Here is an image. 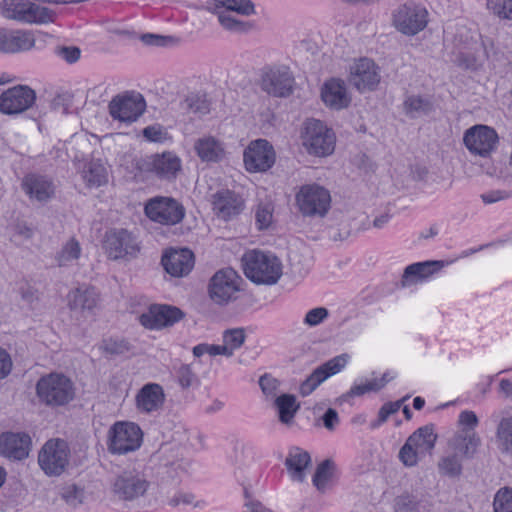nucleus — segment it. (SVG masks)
<instances>
[{
  "label": "nucleus",
  "mask_w": 512,
  "mask_h": 512,
  "mask_svg": "<svg viewBox=\"0 0 512 512\" xmlns=\"http://www.w3.org/2000/svg\"><path fill=\"white\" fill-rule=\"evenodd\" d=\"M242 265L246 277L257 284H275L282 275L281 262L270 253L248 251L242 258Z\"/></svg>",
  "instance_id": "1"
},
{
  "label": "nucleus",
  "mask_w": 512,
  "mask_h": 512,
  "mask_svg": "<svg viewBox=\"0 0 512 512\" xmlns=\"http://www.w3.org/2000/svg\"><path fill=\"white\" fill-rule=\"evenodd\" d=\"M39 401L46 406L60 407L73 400L75 392L72 381L63 374L50 373L36 384Z\"/></svg>",
  "instance_id": "2"
},
{
  "label": "nucleus",
  "mask_w": 512,
  "mask_h": 512,
  "mask_svg": "<svg viewBox=\"0 0 512 512\" xmlns=\"http://www.w3.org/2000/svg\"><path fill=\"white\" fill-rule=\"evenodd\" d=\"M143 441L141 428L133 422L119 421L108 431L107 449L114 455H125L140 448Z\"/></svg>",
  "instance_id": "3"
},
{
  "label": "nucleus",
  "mask_w": 512,
  "mask_h": 512,
  "mask_svg": "<svg viewBox=\"0 0 512 512\" xmlns=\"http://www.w3.org/2000/svg\"><path fill=\"white\" fill-rule=\"evenodd\" d=\"M302 144L309 154L327 156L334 151L335 135L323 122L309 119L301 133Z\"/></svg>",
  "instance_id": "4"
},
{
  "label": "nucleus",
  "mask_w": 512,
  "mask_h": 512,
  "mask_svg": "<svg viewBox=\"0 0 512 512\" xmlns=\"http://www.w3.org/2000/svg\"><path fill=\"white\" fill-rule=\"evenodd\" d=\"M434 425L428 424L418 428L406 440L399 451V458L407 467H413L418 462V456L430 454L437 441Z\"/></svg>",
  "instance_id": "5"
},
{
  "label": "nucleus",
  "mask_w": 512,
  "mask_h": 512,
  "mask_svg": "<svg viewBox=\"0 0 512 512\" xmlns=\"http://www.w3.org/2000/svg\"><path fill=\"white\" fill-rule=\"evenodd\" d=\"M70 448L68 443L60 438L48 440L38 453L40 468L48 476H59L69 465Z\"/></svg>",
  "instance_id": "6"
},
{
  "label": "nucleus",
  "mask_w": 512,
  "mask_h": 512,
  "mask_svg": "<svg viewBox=\"0 0 512 512\" xmlns=\"http://www.w3.org/2000/svg\"><path fill=\"white\" fill-rule=\"evenodd\" d=\"M296 204L304 216L324 217L331 204V196L327 189L317 184L303 185L297 192Z\"/></svg>",
  "instance_id": "7"
},
{
  "label": "nucleus",
  "mask_w": 512,
  "mask_h": 512,
  "mask_svg": "<svg viewBox=\"0 0 512 512\" xmlns=\"http://www.w3.org/2000/svg\"><path fill=\"white\" fill-rule=\"evenodd\" d=\"M392 24L400 33L414 36L426 28L428 11L414 3L400 5L392 14Z\"/></svg>",
  "instance_id": "8"
},
{
  "label": "nucleus",
  "mask_w": 512,
  "mask_h": 512,
  "mask_svg": "<svg viewBox=\"0 0 512 512\" xmlns=\"http://www.w3.org/2000/svg\"><path fill=\"white\" fill-rule=\"evenodd\" d=\"M241 277L232 268L217 271L209 282L210 298L219 305H225L236 298L240 290Z\"/></svg>",
  "instance_id": "9"
},
{
  "label": "nucleus",
  "mask_w": 512,
  "mask_h": 512,
  "mask_svg": "<svg viewBox=\"0 0 512 512\" xmlns=\"http://www.w3.org/2000/svg\"><path fill=\"white\" fill-rule=\"evenodd\" d=\"M146 216L163 225H175L182 221L185 215L183 206L169 197L150 199L144 208Z\"/></svg>",
  "instance_id": "10"
},
{
  "label": "nucleus",
  "mask_w": 512,
  "mask_h": 512,
  "mask_svg": "<svg viewBox=\"0 0 512 512\" xmlns=\"http://www.w3.org/2000/svg\"><path fill=\"white\" fill-rule=\"evenodd\" d=\"M3 8L8 18L25 23H47L54 18L50 9L34 2L4 1Z\"/></svg>",
  "instance_id": "11"
},
{
  "label": "nucleus",
  "mask_w": 512,
  "mask_h": 512,
  "mask_svg": "<svg viewBox=\"0 0 512 512\" xmlns=\"http://www.w3.org/2000/svg\"><path fill=\"white\" fill-rule=\"evenodd\" d=\"M145 107V100L140 93L126 92L110 101L109 113L115 120L131 123L143 114Z\"/></svg>",
  "instance_id": "12"
},
{
  "label": "nucleus",
  "mask_w": 512,
  "mask_h": 512,
  "mask_svg": "<svg viewBox=\"0 0 512 512\" xmlns=\"http://www.w3.org/2000/svg\"><path fill=\"white\" fill-rule=\"evenodd\" d=\"M150 482L144 473L126 470L117 476L113 483V492L121 500L133 501L146 494Z\"/></svg>",
  "instance_id": "13"
},
{
  "label": "nucleus",
  "mask_w": 512,
  "mask_h": 512,
  "mask_svg": "<svg viewBox=\"0 0 512 512\" xmlns=\"http://www.w3.org/2000/svg\"><path fill=\"white\" fill-rule=\"evenodd\" d=\"M348 79L359 92L373 91L381 81L380 68L373 60L360 58L350 66Z\"/></svg>",
  "instance_id": "14"
},
{
  "label": "nucleus",
  "mask_w": 512,
  "mask_h": 512,
  "mask_svg": "<svg viewBox=\"0 0 512 512\" xmlns=\"http://www.w3.org/2000/svg\"><path fill=\"white\" fill-rule=\"evenodd\" d=\"M36 101V92L27 85H16L0 95V112L16 115L31 108Z\"/></svg>",
  "instance_id": "15"
},
{
  "label": "nucleus",
  "mask_w": 512,
  "mask_h": 512,
  "mask_svg": "<svg viewBox=\"0 0 512 512\" xmlns=\"http://www.w3.org/2000/svg\"><path fill=\"white\" fill-rule=\"evenodd\" d=\"M274 163L275 151L267 140H255L244 151V164L249 172H265Z\"/></svg>",
  "instance_id": "16"
},
{
  "label": "nucleus",
  "mask_w": 512,
  "mask_h": 512,
  "mask_svg": "<svg viewBox=\"0 0 512 512\" xmlns=\"http://www.w3.org/2000/svg\"><path fill=\"white\" fill-rule=\"evenodd\" d=\"M463 140L472 154L486 157L495 149L498 135L493 128L475 125L466 130Z\"/></svg>",
  "instance_id": "17"
},
{
  "label": "nucleus",
  "mask_w": 512,
  "mask_h": 512,
  "mask_svg": "<svg viewBox=\"0 0 512 512\" xmlns=\"http://www.w3.org/2000/svg\"><path fill=\"white\" fill-rule=\"evenodd\" d=\"M293 85L294 78L286 67L269 68L261 76V89L274 97L289 96L292 93Z\"/></svg>",
  "instance_id": "18"
},
{
  "label": "nucleus",
  "mask_w": 512,
  "mask_h": 512,
  "mask_svg": "<svg viewBox=\"0 0 512 512\" xmlns=\"http://www.w3.org/2000/svg\"><path fill=\"white\" fill-rule=\"evenodd\" d=\"M104 247L109 258L114 260L134 257L140 249L136 239L125 229L107 232Z\"/></svg>",
  "instance_id": "19"
},
{
  "label": "nucleus",
  "mask_w": 512,
  "mask_h": 512,
  "mask_svg": "<svg viewBox=\"0 0 512 512\" xmlns=\"http://www.w3.org/2000/svg\"><path fill=\"white\" fill-rule=\"evenodd\" d=\"M139 167L143 171L155 173L159 178L171 180L180 171L181 160L172 152H164L145 157Z\"/></svg>",
  "instance_id": "20"
},
{
  "label": "nucleus",
  "mask_w": 512,
  "mask_h": 512,
  "mask_svg": "<svg viewBox=\"0 0 512 512\" xmlns=\"http://www.w3.org/2000/svg\"><path fill=\"white\" fill-rule=\"evenodd\" d=\"M347 355L336 356L324 364L318 366L313 372L301 383L299 391L302 396L310 395L321 383L330 376L339 373L347 364Z\"/></svg>",
  "instance_id": "21"
},
{
  "label": "nucleus",
  "mask_w": 512,
  "mask_h": 512,
  "mask_svg": "<svg viewBox=\"0 0 512 512\" xmlns=\"http://www.w3.org/2000/svg\"><path fill=\"white\" fill-rule=\"evenodd\" d=\"M446 265L442 260H427L408 265L401 276L400 286L407 288L423 283L439 273Z\"/></svg>",
  "instance_id": "22"
},
{
  "label": "nucleus",
  "mask_w": 512,
  "mask_h": 512,
  "mask_svg": "<svg viewBox=\"0 0 512 512\" xmlns=\"http://www.w3.org/2000/svg\"><path fill=\"white\" fill-rule=\"evenodd\" d=\"M183 317L182 311L169 305H152L146 313L140 315V323L149 329L172 326Z\"/></svg>",
  "instance_id": "23"
},
{
  "label": "nucleus",
  "mask_w": 512,
  "mask_h": 512,
  "mask_svg": "<svg viewBox=\"0 0 512 512\" xmlns=\"http://www.w3.org/2000/svg\"><path fill=\"white\" fill-rule=\"evenodd\" d=\"M31 438L22 432H6L0 435V454L13 460H22L28 457Z\"/></svg>",
  "instance_id": "24"
},
{
  "label": "nucleus",
  "mask_w": 512,
  "mask_h": 512,
  "mask_svg": "<svg viewBox=\"0 0 512 512\" xmlns=\"http://www.w3.org/2000/svg\"><path fill=\"white\" fill-rule=\"evenodd\" d=\"M67 301L71 311L92 314L99 304L100 295L94 287L83 284L68 293Z\"/></svg>",
  "instance_id": "25"
},
{
  "label": "nucleus",
  "mask_w": 512,
  "mask_h": 512,
  "mask_svg": "<svg viewBox=\"0 0 512 512\" xmlns=\"http://www.w3.org/2000/svg\"><path fill=\"white\" fill-rule=\"evenodd\" d=\"M161 263L167 273L174 277H183L190 273L194 266V255L189 249H171L166 252Z\"/></svg>",
  "instance_id": "26"
},
{
  "label": "nucleus",
  "mask_w": 512,
  "mask_h": 512,
  "mask_svg": "<svg viewBox=\"0 0 512 512\" xmlns=\"http://www.w3.org/2000/svg\"><path fill=\"white\" fill-rule=\"evenodd\" d=\"M212 206L219 218L229 220L241 213L244 201L233 191L221 190L212 196Z\"/></svg>",
  "instance_id": "27"
},
{
  "label": "nucleus",
  "mask_w": 512,
  "mask_h": 512,
  "mask_svg": "<svg viewBox=\"0 0 512 512\" xmlns=\"http://www.w3.org/2000/svg\"><path fill=\"white\" fill-rule=\"evenodd\" d=\"M321 98L327 107L334 110L348 107L351 101L345 82L338 78H331L323 84Z\"/></svg>",
  "instance_id": "28"
},
{
  "label": "nucleus",
  "mask_w": 512,
  "mask_h": 512,
  "mask_svg": "<svg viewBox=\"0 0 512 512\" xmlns=\"http://www.w3.org/2000/svg\"><path fill=\"white\" fill-rule=\"evenodd\" d=\"M136 407L142 413L159 411L165 401V393L161 385L157 383L145 384L135 397Z\"/></svg>",
  "instance_id": "29"
},
{
  "label": "nucleus",
  "mask_w": 512,
  "mask_h": 512,
  "mask_svg": "<svg viewBox=\"0 0 512 512\" xmlns=\"http://www.w3.org/2000/svg\"><path fill=\"white\" fill-rule=\"evenodd\" d=\"M22 188L30 199L45 202L53 197L55 186L53 182L43 175L28 174L22 181Z\"/></svg>",
  "instance_id": "30"
},
{
  "label": "nucleus",
  "mask_w": 512,
  "mask_h": 512,
  "mask_svg": "<svg viewBox=\"0 0 512 512\" xmlns=\"http://www.w3.org/2000/svg\"><path fill=\"white\" fill-rule=\"evenodd\" d=\"M481 445V438L477 432H459L449 440L448 446L462 458L471 459Z\"/></svg>",
  "instance_id": "31"
},
{
  "label": "nucleus",
  "mask_w": 512,
  "mask_h": 512,
  "mask_svg": "<svg viewBox=\"0 0 512 512\" xmlns=\"http://www.w3.org/2000/svg\"><path fill=\"white\" fill-rule=\"evenodd\" d=\"M35 45V38L28 31H10L3 33L1 52L18 53L30 50Z\"/></svg>",
  "instance_id": "32"
},
{
  "label": "nucleus",
  "mask_w": 512,
  "mask_h": 512,
  "mask_svg": "<svg viewBox=\"0 0 512 512\" xmlns=\"http://www.w3.org/2000/svg\"><path fill=\"white\" fill-rule=\"evenodd\" d=\"M311 458L307 451L293 447L289 450L285 459V466L292 480L302 482L305 478V470L310 465Z\"/></svg>",
  "instance_id": "33"
},
{
  "label": "nucleus",
  "mask_w": 512,
  "mask_h": 512,
  "mask_svg": "<svg viewBox=\"0 0 512 512\" xmlns=\"http://www.w3.org/2000/svg\"><path fill=\"white\" fill-rule=\"evenodd\" d=\"M198 157L205 162H218L225 155L223 144L212 136L198 138L194 143Z\"/></svg>",
  "instance_id": "34"
},
{
  "label": "nucleus",
  "mask_w": 512,
  "mask_h": 512,
  "mask_svg": "<svg viewBox=\"0 0 512 512\" xmlns=\"http://www.w3.org/2000/svg\"><path fill=\"white\" fill-rule=\"evenodd\" d=\"M394 512H428V502L415 494L404 492L394 499Z\"/></svg>",
  "instance_id": "35"
},
{
  "label": "nucleus",
  "mask_w": 512,
  "mask_h": 512,
  "mask_svg": "<svg viewBox=\"0 0 512 512\" xmlns=\"http://www.w3.org/2000/svg\"><path fill=\"white\" fill-rule=\"evenodd\" d=\"M496 445L501 453L512 455V416L502 417L497 425Z\"/></svg>",
  "instance_id": "36"
},
{
  "label": "nucleus",
  "mask_w": 512,
  "mask_h": 512,
  "mask_svg": "<svg viewBox=\"0 0 512 512\" xmlns=\"http://www.w3.org/2000/svg\"><path fill=\"white\" fill-rule=\"evenodd\" d=\"M81 245L75 238L66 241L56 253L55 260L59 267L74 265L81 256Z\"/></svg>",
  "instance_id": "37"
},
{
  "label": "nucleus",
  "mask_w": 512,
  "mask_h": 512,
  "mask_svg": "<svg viewBox=\"0 0 512 512\" xmlns=\"http://www.w3.org/2000/svg\"><path fill=\"white\" fill-rule=\"evenodd\" d=\"M82 177L88 187H99L108 181L106 168L97 161H91L85 166Z\"/></svg>",
  "instance_id": "38"
},
{
  "label": "nucleus",
  "mask_w": 512,
  "mask_h": 512,
  "mask_svg": "<svg viewBox=\"0 0 512 512\" xmlns=\"http://www.w3.org/2000/svg\"><path fill=\"white\" fill-rule=\"evenodd\" d=\"M218 21L222 27L235 33H247L254 29L255 25L251 21H243L228 13V11H217Z\"/></svg>",
  "instance_id": "39"
},
{
  "label": "nucleus",
  "mask_w": 512,
  "mask_h": 512,
  "mask_svg": "<svg viewBox=\"0 0 512 512\" xmlns=\"http://www.w3.org/2000/svg\"><path fill=\"white\" fill-rule=\"evenodd\" d=\"M275 405L279 412V419L282 423H289L299 406L296 404V398L290 394H284L275 399Z\"/></svg>",
  "instance_id": "40"
},
{
  "label": "nucleus",
  "mask_w": 512,
  "mask_h": 512,
  "mask_svg": "<svg viewBox=\"0 0 512 512\" xmlns=\"http://www.w3.org/2000/svg\"><path fill=\"white\" fill-rule=\"evenodd\" d=\"M236 12L237 14L250 16L255 13L254 4L250 0H216V9L219 11Z\"/></svg>",
  "instance_id": "41"
},
{
  "label": "nucleus",
  "mask_w": 512,
  "mask_h": 512,
  "mask_svg": "<svg viewBox=\"0 0 512 512\" xmlns=\"http://www.w3.org/2000/svg\"><path fill=\"white\" fill-rule=\"evenodd\" d=\"M459 457L460 456L456 453L442 457L437 464L439 473L450 478L460 476L462 473V464Z\"/></svg>",
  "instance_id": "42"
},
{
  "label": "nucleus",
  "mask_w": 512,
  "mask_h": 512,
  "mask_svg": "<svg viewBox=\"0 0 512 512\" xmlns=\"http://www.w3.org/2000/svg\"><path fill=\"white\" fill-rule=\"evenodd\" d=\"M223 344L230 351V357L234 351L239 349L245 342L246 334L243 328L227 329L223 332Z\"/></svg>",
  "instance_id": "43"
},
{
  "label": "nucleus",
  "mask_w": 512,
  "mask_h": 512,
  "mask_svg": "<svg viewBox=\"0 0 512 512\" xmlns=\"http://www.w3.org/2000/svg\"><path fill=\"white\" fill-rule=\"evenodd\" d=\"M333 462L323 461L316 469L313 476V484L319 491H324L332 478Z\"/></svg>",
  "instance_id": "44"
},
{
  "label": "nucleus",
  "mask_w": 512,
  "mask_h": 512,
  "mask_svg": "<svg viewBox=\"0 0 512 512\" xmlns=\"http://www.w3.org/2000/svg\"><path fill=\"white\" fill-rule=\"evenodd\" d=\"M486 5L498 18L512 20V0H487Z\"/></svg>",
  "instance_id": "45"
},
{
  "label": "nucleus",
  "mask_w": 512,
  "mask_h": 512,
  "mask_svg": "<svg viewBox=\"0 0 512 512\" xmlns=\"http://www.w3.org/2000/svg\"><path fill=\"white\" fill-rule=\"evenodd\" d=\"M494 512H512V489L501 488L494 497Z\"/></svg>",
  "instance_id": "46"
},
{
  "label": "nucleus",
  "mask_w": 512,
  "mask_h": 512,
  "mask_svg": "<svg viewBox=\"0 0 512 512\" xmlns=\"http://www.w3.org/2000/svg\"><path fill=\"white\" fill-rule=\"evenodd\" d=\"M185 108L192 113L206 114L209 112V103L205 96L199 94H190L186 97Z\"/></svg>",
  "instance_id": "47"
},
{
  "label": "nucleus",
  "mask_w": 512,
  "mask_h": 512,
  "mask_svg": "<svg viewBox=\"0 0 512 512\" xmlns=\"http://www.w3.org/2000/svg\"><path fill=\"white\" fill-rule=\"evenodd\" d=\"M409 396H405L403 399L395 401V402H388L385 403L378 412V419L376 422L371 424L372 428H376L387 421L388 417L392 414H395L398 412V410L401 408L402 403L407 400Z\"/></svg>",
  "instance_id": "48"
},
{
  "label": "nucleus",
  "mask_w": 512,
  "mask_h": 512,
  "mask_svg": "<svg viewBox=\"0 0 512 512\" xmlns=\"http://www.w3.org/2000/svg\"><path fill=\"white\" fill-rule=\"evenodd\" d=\"M404 110L406 114L411 117H415L416 115L428 110V102L420 96H409L404 102Z\"/></svg>",
  "instance_id": "49"
},
{
  "label": "nucleus",
  "mask_w": 512,
  "mask_h": 512,
  "mask_svg": "<svg viewBox=\"0 0 512 512\" xmlns=\"http://www.w3.org/2000/svg\"><path fill=\"white\" fill-rule=\"evenodd\" d=\"M479 420L475 412L470 410L462 411L458 417L459 432H476Z\"/></svg>",
  "instance_id": "50"
},
{
  "label": "nucleus",
  "mask_w": 512,
  "mask_h": 512,
  "mask_svg": "<svg viewBox=\"0 0 512 512\" xmlns=\"http://www.w3.org/2000/svg\"><path fill=\"white\" fill-rule=\"evenodd\" d=\"M256 224L260 230L270 226L273 219V209L270 204L258 205L255 213Z\"/></svg>",
  "instance_id": "51"
},
{
  "label": "nucleus",
  "mask_w": 512,
  "mask_h": 512,
  "mask_svg": "<svg viewBox=\"0 0 512 512\" xmlns=\"http://www.w3.org/2000/svg\"><path fill=\"white\" fill-rule=\"evenodd\" d=\"M329 316V311L325 307H316L309 310L304 319L303 323L309 327H314L324 322Z\"/></svg>",
  "instance_id": "52"
},
{
  "label": "nucleus",
  "mask_w": 512,
  "mask_h": 512,
  "mask_svg": "<svg viewBox=\"0 0 512 512\" xmlns=\"http://www.w3.org/2000/svg\"><path fill=\"white\" fill-rule=\"evenodd\" d=\"M61 495L64 501L72 507H77L83 501V490L75 485L64 487Z\"/></svg>",
  "instance_id": "53"
},
{
  "label": "nucleus",
  "mask_w": 512,
  "mask_h": 512,
  "mask_svg": "<svg viewBox=\"0 0 512 512\" xmlns=\"http://www.w3.org/2000/svg\"><path fill=\"white\" fill-rule=\"evenodd\" d=\"M73 95L70 92L63 91L55 95L51 101V108L56 111H62L67 114L72 105Z\"/></svg>",
  "instance_id": "54"
},
{
  "label": "nucleus",
  "mask_w": 512,
  "mask_h": 512,
  "mask_svg": "<svg viewBox=\"0 0 512 512\" xmlns=\"http://www.w3.org/2000/svg\"><path fill=\"white\" fill-rule=\"evenodd\" d=\"M55 54L69 64H73L80 59L81 50L76 46H58L55 48Z\"/></svg>",
  "instance_id": "55"
},
{
  "label": "nucleus",
  "mask_w": 512,
  "mask_h": 512,
  "mask_svg": "<svg viewBox=\"0 0 512 512\" xmlns=\"http://www.w3.org/2000/svg\"><path fill=\"white\" fill-rule=\"evenodd\" d=\"M141 41L149 46L166 47L175 44L177 41L171 36H161L156 34H143Z\"/></svg>",
  "instance_id": "56"
},
{
  "label": "nucleus",
  "mask_w": 512,
  "mask_h": 512,
  "mask_svg": "<svg viewBox=\"0 0 512 512\" xmlns=\"http://www.w3.org/2000/svg\"><path fill=\"white\" fill-rule=\"evenodd\" d=\"M259 385L266 396L275 397L279 387V381L271 375L264 374L259 379Z\"/></svg>",
  "instance_id": "57"
},
{
  "label": "nucleus",
  "mask_w": 512,
  "mask_h": 512,
  "mask_svg": "<svg viewBox=\"0 0 512 512\" xmlns=\"http://www.w3.org/2000/svg\"><path fill=\"white\" fill-rule=\"evenodd\" d=\"M178 382L183 388H188L192 386L197 378L195 374L192 372L191 368L187 365H183L179 368L177 372Z\"/></svg>",
  "instance_id": "58"
},
{
  "label": "nucleus",
  "mask_w": 512,
  "mask_h": 512,
  "mask_svg": "<svg viewBox=\"0 0 512 512\" xmlns=\"http://www.w3.org/2000/svg\"><path fill=\"white\" fill-rule=\"evenodd\" d=\"M369 393L368 388L364 381L360 383H354L351 388L339 398L341 402L350 401L354 397H360Z\"/></svg>",
  "instance_id": "59"
},
{
  "label": "nucleus",
  "mask_w": 512,
  "mask_h": 512,
  "mask_svg": "<svg viewBox=\"0 0 512 512\" xmlns=\"http://www.w3.org/2000/svg\"><path fill=\"white\" fill-rule=\"evenodd\" d=\"M101 348L110 355L122 354L127 350V346L123 341L107 339L102 342Z\"/></svg>",
  "instance_id": "60"
},
{
  "label": "nucleus",
  "mask_w": 512,
  "mask_h": 512,
  "mask_svg": "<svg viewBox=\"0 0 512 512\" xmlns=\"http://www.w3.org/2000/svg\"><path fill=\"white\" fill-rule=\"evenodd\" d=\"M510 193L504 190H493L481 195V199L486 204L495 203L500 200L508 199Z\"/></svg>",
  "instance_id": "61"
},
{
  "label": "nucleus",
  "mask_w": 512,
  "mask_h": 512,
  "mask_svg": "<svg viewBox=\"0 0 512 512\" xmlns=\"http://www.w3.org/2000/svg\"><path fill=\"white\" fill-rule=\"evenodd\" d=\"M323 424L326 429L332 431L339 424V416L335 409L329 408L322 416Z\"/></svg>",
  "instance_id": "62"
},
{
  "label": "nucleus",
  "mask_w": 512,
  "mask_h": 512,
  "mask_svg": "<svg viewBox=\"0 0 512 512\" xmlns=\"http://www.w3.org/2000/svg\"><path fill=\"white\" fill-rule=\"evenodd\" d=\"M12 369L10 355L0 347V379L5 378Z\"/></svg>",
  "instance_id": "63"
},
{
  "label": "nucleus",
  "mask_w": 512,
  "mask_h": 512,
  "mask_svg": "<svg viewBox=\"0 0 512 512\" xmlns=\"http://www.w3.org/2000/svg\"><path fill=\"white\" fill-rule=\"evenodd\" d=\"M143 135L150 141H160L162 137V131L160 128L154 126H148L143 130Z\"/></svg>",
  "instance_id": "64"
}]
</instances>
